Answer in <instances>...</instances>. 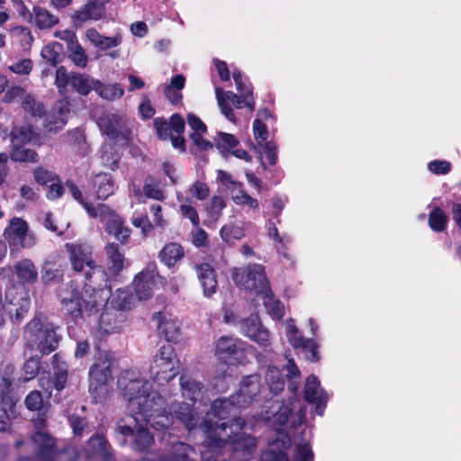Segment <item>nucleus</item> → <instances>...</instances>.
Listing matches in <instances>:
<instances>
[{"instance_id": "cd10ccee", "label": "nucleus", "mask_w": 461, "mask_h": 461, "mask_svg": "<svg viewBox=\"0 0 461 461\" xmlns=\"http://www.w3.org/2000/svg\"><path fill=\"white\" fill-rule=\"evenodd\" d=\"M185 252L183 247L176 242L166 244L159 251V258L168 267H174L180 259L184 258Z\"/></svg>"}, {"instance_id": "680f3d73", "label": "nucleus", "mask_w": 461, "mask_h": 461, "mask_svg": "<svg viewBox=\"0 0 461 461\" xmlns=\"http://www.w3.org/2000/svg\"><path fill=\"white\" fill-rule=\"evenodd\" d=\"M225 206L226 203L221 196H213L208 207V212L211 217L215 221L218 220L221 217V212Z\"/></svg>"}, {"instance_id": "4be33fe9", "label": "nucleus", "mask_w": 461, "mask_h": 461, "mask_svg": "<svg viewBox=\"0 0 461 461\" xmlns=\"http://www.w3.org/2000/svg\"><path fill=\"white\" fill-rule=\"evenodd\" d=\"M110 292L104 293L102 289H95L86 285L82 294L84 310L89 313L95 312L98 307L106 303Z\"/></svg>"}, {"instance_id": "6e6552de", "label": "nucleus", "mask_w": 461, "mask_h": 461, "mask_svg": "<svg viewBox=\"0 0 461 461\" xmlns=\"http://www.w3.org/2000/svg\"><path fill=\"white\" fill-rule=\"evenodd\" d=\"M98 126L110 140L122 146L129 144L132 140L131 122L122 115L105 114L99 118Z\"/></svg>"}, {"instance_id": "473e14b6", "label": "nucleus", "mask_w": 461, "mask_h": 461, "mask_svg": "<svg viewBox=\"0 0 461 461\" xmlns=\"http://www.w3.org/2000/svg\"><path fill=\"white\" fill-rule=\"evenodd\" d=\"M10 136L12 147H16L31 142L35 138V133L31 125H22L14 127Z\"/></svg>"}, {"instance_id": "412c9836", "label": "nucleus", "mask_w": 461, "mask_h": 461, "mask_svg": "<svg viewBox=\"0 0 461 461\" xmlns=\"http://www.w3.org/2000/svg\"><path fill=\"white\" fill-rule=\"evenodd\" d=\"M170 411L167 412L173 418V415L178 419L188 429L195 428L199 418L197 414L191 409L190 405L185 402H171Z\"/></svg>"}, {"instance_id": "a211bd4d", "label": "nucleus", "mask_w": 461, "mask_h": 461, "mask_svg": "<svg viewBox=\"0 0 461 461\" xmlns=\"http://www.w3.org/2000/svg\"><path fill=\"white\" fill-rule=\"evenodd\" d=\"M160 335L167 341H176L180 336L179 324L171 315L164 312H157L153 316Z\"/></svg>"}, {"instance_id": "7c9ffc66", "label": "nucleus", "mask_w": 461, "mask_h": 461, "mask_svg": "<svg viewBox=\"0 0 461 461\" xmlns=\"http://www.w3.org/2000/svg\"><path fill=\"white\" fill-rule=\"evenodd\" d=\"M86 36L95 47L100 50H107L120 43L117 38L103 36L94 28L88 29L86 32Z\"/></svg>"}, {"instance_id": "774afa93", "label": "nucleus", "mask_w": 461, "mask_h": 461, "mask_svg": "<svg viewBox=\"0 0 461 461\" xmlns=\"http://www.w3.org/2000/svg\"><path fill=\"white\" fill-rule=\"evenodd\" d=\"M189 192L195 196L198 200H204L209 196L210 190L207 184L195 181L190 187Z\"/></svg>"}, {"instance_id": "4468645a", "label": "nucleus", "mask_w": 461, "mask_h": 461, "mask_svg": "<svg viewBox=\"0 0 461 461\" xmlns=\"http://www.w3.org/2000/svg\"><path fill=\"white\" fill-rule=\"evenodd\" d=\"M108 0H90L75 12L72 16L73 24L81 27L88 21H97L104 14V4Z\"/></svg>"}, {"instance_id": "bf43d9fd", "label": "nucleus", "mask_w": 461, "mask_h": 461, "mask_svg": "<svg viewBox=\"0 0 461 461\" xmlns=\"http://www.w3.org/2000/svg\"><path fill=\"white\" fill-rule=\"evenodd\" d=\"M154 125L157 130V133L161 140L170 139L174 135V131L171 129L168 122L157 118L154 120Z\"/></svg>"}, {"instance_id": "de8ad7c7", "label": "nucleus", "mask_w": 461, "mask_h": 461, "mask_svg": "<svg viewBox=\"0 0 461 461\" xmlns=\"http://www.w3.org/2000/svg\"><path fill=\"white\" fill-rule=\"evenodd\" d=\"M73 73H68L67 68L63 66H60L57 68L55 74V85L59 92V94H64L66 88L68 85L71 86Z\"/></svg>"}, {"instance_id": "c9c22d12", "label": "nucleus", "mask_w": 461, "mask_h": 461, "mask_svg": "<svg viewBox=\"0 0 461 461\" xmlns=\"http://www.w3.org/2000/svg\"><path fill=\"white\" fill-rule=\"evenodd\" d=\"M147 424L141 423L136 424L137 432L134 437L133 448L135 450L140 451L144 450L151 446L153 443V436L148 430L146 426Z\"/></svg>"}, {"instance_id": "052dcab7", "label": "nucleus", "mask_w": 461, "mask_h": 461, "mask_svg": "<svg viewBox=\"0 0 461 461\" xmlns=\"http://www.w3.org/2000/svg\"><path fill=\"white\" fill-rule=\"evenodd\" d=\"M180 212L182 215L187 218L194 226H199L200 219L197 211L194 206L191 205L190 203H188V201H185V203H181Z\"/></svg>"}, {"instance_id": "0e129e2a", "label": "nucleus", "mask_w": 461, "mask_h": 461, "mask_svg": "<svg viewBox=\"0 0 461 461\" xmlns=\"http://www.w3.org/2000/svg\"><path fill=\"white\" fill-rule=\"evenodd\" d=\"M26 90L24 87L20 86H13L7 89L5 92L3 101L6 104L13 103L14 100L20 98L23 99L24 95H27Z\"/></svg>"}, {"instance_id": "f8f14e48", "label": "nucleus", "mask_w": 461, "mask_h": 461, "mask_svg": "<svg viewBox=\"0 0 461 461\" xmlns=\"http://www.w3.org/2000/svg\"><path fill=\"white\" fill-rule=\"evenodd\" d=\"M29 308L30 300L22 288L11 287L6 290L3 309L13 321L19 323Z\"/></svg>"}, {"instance_id": "8fccbe9b", "label": "nucleus", "mask_w": 461, "mask_h": 461, "mask_svg": "<svg viewBox=\"0 0 461 461\" xmlns=\"http://www.w3.org/2000/svg\"><path fill=\"white\" fill-rule=\"evenodd\" d=\"M11 158L14 161L20 162H35L37 154L34 150L30 149H23L22 146L13 147Z\"/></svg>"}, {"instance_id": "603ef678", "label": "nucleus", "mask_w": 461, "mask_h": 461, "mask_svg": "<svg viewBox=\"0 0 461 461\" xmlns=\"http://www.w3.org/2000/svg\"><path fill=\"white\" fill-rule=\"evenodd\" d=\"M42 224L43 226L52 231L56 232L59 236L62 235L66 230L69 227V223H57L54 216L51 212H46L42 219Z\"/></svg>"}, {"instance_id": "7ed1b4c3", "label": "nucleus", "mask_w": 461, "mask_h": 461, "mask_svg": "<svg viewBox=\"0 0 461 461\" xmlns=\"http://www.w3.org/2000/svg\"><path fill=\"white\" fill-rule=\"evenodd\" d=\"M261 392L260 377L250 375L242 379L239 391L228 399L215 400L211 406V412L214 418L226 420L236 416V408H244L254 402Z\"/></svg>"}, {"instance_id": "423d86ee", "label": "nucleus", "mask_w": 461, "mask_h": 461, "mask_svg": "<svg viewBox=\"0 0 461 461\" xmlns=\"http://www.w3.org/2000/svg\"><path fill=\"white\" fill-rule=\"evenodd\" d=\"M24 338L30 348L42 355L50 354L59 345L60 337L52 323H44L41 318H33L25 327Z\"/></svg>"}, {"instance_id": "1a4fd4ad", "label": "nucleus", "mask_w": 461, "mask_h": 461, "mask_svg": "<svg viewBox=\"0 0 461 461\" xmlns=\"http://www.w3.org/2000/svg\"><path fill=\"white\" fill-rule=\"evenodd\" d=\"M232 278L237 285L258 294L267 293L270 288L265 267L259 264H250L244 268L237 269Z\"/></svg>"}, {"instance_id": "ea45409f", "label": "nucleus", "mask_w": 461, "mask_h": 461, "mask_svg": "<svg viewBox=\"0 0 461 461\" xmlns=\"http://www.w3.org/2000/svg\"><path fill=\"white\" fill-rule=\"evenodd\" d=\"M220 236L222 240L230 243L242 239L245 236V230L241 226L228 223L221 227Z\"/></svg>"}, {"instance_id": "2f4dec72", "label": "nucleus", "mask_w": 461, "mask_h": 461, "mask_svg": "<svg viewBox=\"0 0 461 461\" xmlns=\"http://www.w3.org/2000/svg\"><path fill=\"white\" fill-rule=\"evenodd\" d=\"M98 80H95L83 74L73 73L71 86L80 95H86L92 89L96 88Z\"/></svg>"}, {"instance_id": "79ce46f5", "label": "nucleus", "mask_w": 461, "mask_h": 461, "mask_svg": "<svg viewBox=\"0 0 461 461\" xmlns=\"http://www.w3.org/2000/svg\"><path fill=\"white\" fill-rule=\"evenodd\" d=\"M66 186L68 187L72 197L77 201L87 212L91 217H96V212L99 210V204L95 207L90 203L84 200L83 194L78 187L72 182H67Z\"/></svg>"}, {"instance_id": "c03bdc74", "label": "nucleus", "mask_w": 461, "mask_h": 461, "mask_svg": "<svg viewBox=\"0 0 461 461\" xmlns=\"http://www.w3.org/2000/svg\"><path fill=\"white\" fill-rule=\"evenodd\" d=\"M61 276L62 270L60 266L50 260L44 263L41 272V279L44 283L48 284L59 280Z\"/></svg>"}, {"instance_id": "a18cd8bd", "label": "nucleus", "mask_w": 461, "mask_h": 461, "mask_svg": "<svg viewBox=\"0 0 461 461\" xmlns=\"http://www.w3.org/2000/svg\"><path fill=\"white\" fill-rule=\"evenodd\" d=\"M12 383L9 379L0 376V405L11 407L15 404V399L11 391Z\"/></svg>"}, {"instance_id": "4c0bfd02", "label": "nucleus", "mask_w": 461, "mask_h": 461, "mask_svg": "<svg viewBox=\"0 0 461 461\" xmlns=\"http://www.w3.org/2000/svg\"><path fill=\"white\" fill-rule=\"evenodd\" d=\"M95 91L102 98L108 101L118 100L124 94V90L119 84L103 85L100 81Z\"/></svg>"}, {"instance_id": "f3484780", "label": "nucleus", "mask_w": 461, "mask_h": 461, "mask_svg": "<svg viewBox=\"0 0 461 461\" xmlns=\"http://www.w3.org/2000/svg\"><path fill=\"white\" fill-rule=\"evenodd\" d=\"M156 276L155 265H149L135 276V292L140 300H146L152 295Z\"/></svg>"}, {"instance_id": "20e7f679", "label": "nucleus", "mask_w": 461, "mask_h": 461, "mask_svg": "<svg viewBox=\"0 0 461 461\" xmlns=\"http://www.w3.org/2000/svg\"><path fill=\"white\" fill-rule=\"evenodd\" d=\"M232 77L240 95H239L231 91H223L220 87H216L215 95L221 113L228 121L236 122V116L232 105L237 109L246 106L249 109L250 113H252L255 110V100L253 98L252 87L246 86L242 81L241 72L234 70Z\"/></svg>"}, {"instance_id": "864d4df0", "label": "nucleus", "mask_w": 461, "mask_h": 461, "mask_svg": "<svg viewBox=\"0 0 461 461\" xmlns=\"http://www.w3.org/2000/svg\"><path fill=\"white\" fill-rule=\"evenodd\" d=\"M143 190L145 194L156 200H163L165 198V194L163 191L160 189L159 185L154 181V179L150 176H148L145 179V184L143 186Z\"/></svg>"}, {"instance_id": "6e6d98bb", "label": "nucleus", "mask_w": 461, "mask_h": 461, "mask_svg": "<svg viewBox=\"0 0 461 461\" xmlns=\"http://www.w3.org/2000/svg\"><path fill=\"white\" fill-rule=\"evenodd\" d=\"M69 58L73 63L79 68H85L87 64V56L83 47L77 43L68 50Z\"/></svg>"}, {"instance_id": "bb28decb", "label": "nucleus", "mask_w": 461, "mask_h": 461, "mask_svg": "<svg viewBox=\"0 0 461 461\" xmlns=\"http://www.w3.org/2000/svg\"><path fill=\"white\" fill-rule=\"evenodd\" d=\"M93 187L98 199H106L114 193V183L112 176L99 173L93 178Z\"/></svg>"}, {"instance_id": "0eeeda50", "label": "nucleus", "mask_w": 461, "mask_h": 461, "mask_svg": "<svg viewBox=\"0 0 461 461\" xmlns=\"http://www.w3.org/2000/svg\"><path fill=\"white\" fill-rule=\"evenodd\" d=\"M179 370V361L169 345L162 346L155 355L149 372L154 382L163 385L172 380Z\"/></svg>"}, {"instance_id": "f704fd0d", "label": "nucleus", "mask_w": 461, "mask_h": 461, "mask_svg": "<svg viewBox=\"0 0 461 461\" xmlns=\"http://www.w3.org/2000/svg\"><path fill=\"white\" fill-rule=\"evenodd\" d=\"M265 379L268 384L269 390L275 394H277L284 390L285 378L282 376L278 368L275 366H268Z\"/></svg>"}, {"instance_id": "a19ab883", "label": "nucleus", "mask_w": 461, "mask_h": 461, "mask_svg": "<svg viewBox=\"0 0 461 461\" xmlns=\"http://www.w3.org/2000/svg\"><path fill=\"white\" fill-rule=\"evenodd\" d=\"M22 108L24 112L38 117H41L45 112L43 104L37 101L33 95L29 93L27 95H24L22 101Z\"/></svg>"}, {"instance_id": "f03ea898", "label": "nucleus", "mask_w": 461, "mask_h": 461, "mask_svg": "<svg viewBox=\"0 0 461 461\" xmlns=\"http://www.w3.org/2000/svg\"><path fill=\"white\" fill-rule=\"evenodd\" d=\"M244 426L245 421L240 417L219 420L207 414L200 429L206 437L204 443L208 450L215 452L230 444L233 452H242V458L246 459L255 447L256 439L250 435L240 432Z\"/></svg>"}, {"instance_id": "09e8293b", "label": "nucleus", "mask_w": 461, "mask_h": 461, "mask_svg": "<svg viewBox=\"0 0 461 461\" xmlns=\"http://www.w3.org/2000/svg\"><path fill=\"white\" fill-rule=\"evenodd\" d=\"M447 216L439 208H435L429 215V227L435 231H441L447 224Z\"/></svg>"}, {"instance_id": "ddd939ff", "label": "nucleus", "mask_w": 461, "mask_h": 461, "mask_svg": "<svg viewBox=\"0 0 461 461\" xmlns=\"http://www.w3.org/2000/svg\"><path fill=\"white\" fill-rule=\"evenodd\" d=\"M4 236L10 246L32 249L36 244L34 234L29 232L27 222L21 218L14 217L10 221L4 231Z\"/></svg>"}, {"instance_id": "72a5a7b5", "label": "nucleus", "mask_w": 461, "mask_h": 461, "mask_svg": "<svg viewBox=\"0 0 461 461\" xmlns=\"http://www.w3.org/2000/svg\"><path fill=\"white\" fill-rule=\"evenodd\" d=\"M52 365L54 367V386L58 391H61L66 384L68 377V366L63 362L59 354L52 357Z\"/></svg>"}, {"instance_id": "393cba45", "label": "nucleus", "mask_w": 461, "mask_h": 461, "mask_svg": "<svg viewBox=\"0 0 461 461\" xmlns=\"http://www.w3.org/2000/svg\"><path fill=\"white\" fill-rule=\"evenodd\" d=\"M108 271L115 276L123 268L124 253L119 245L113 242L108 243L104 248Z\"/></svg>"}, {"instance_id": "69168bd1", "label": "nucleus", "mask_w": 461, "mask_h": 461, "mask_svg": "<svg viewBox=\"0 0 461 461\" xmlns=\"http://www.w3.org/2000/svg\"><path fill=\"white\" fill-rule=\"evenodd\" d=\"M25 405L31 411H40L43 406L41 393L38 391L31 392L25 398Z\"/></svg>"}, {"instance_id": "dca6fc26", "label": "nucleus", "mask_w": 461, "mask_h": 461, "mask_svg": "<svg viewBox=\"0 0 461 461\" xmlns=\"http://www.w3.org/2000/svg\"><path fill=\"white\" fill-rule=\"evenodd\" d=\"M241 332L261 346H267L269 342V332L262 326L259 318L256 314L244 319L240 322Z\"/></svg>"}, {"instance_id": "e433bc0d", "label": "nucleus", "mask_w": 461, "mask_h": 461, "mask_svg": "<svg viewBox=\"0 0 461 461\" xmlns=\"http://www.w3.org/2000/svg\"><path fill=\"white\" fill-rule=\"evenodd\" d=\"M266 407L269 408V410H267L265 413L261 412L260 416L263 420L274 418L275 421L279 424H285L287 421L290 414V410L287 407H281L278 402Z\"/></svg>"}, {"instance_id": "4d7b16f0", "label": "nucleus", "mask_w": 461, "mask_h": 461, "mask_svg": "<svg viewBox=\"0 0 461 461\" xmlns=\"http://www.w3.org/2000/svg\"><path fill=\"white\" fill-rule=\"evenodd\" d=\"M285 334L288 339V342L294 348H299L300 345H302V341L305 339L302 334H300L298 329L293 324V322H289L285 328Z\"/></svg>"}, {"instance_id": "5fc2aeb1", "label": "nucleus", "mask_w": 461, "mask_h": 461, "mask_svg": "<svg viewBox=\"0 0 461 461\" xmlns=\"http://www.w3.org/2000/svg\"><path fill=\"white\" fill-rule=\"evenodd\" d=\"M91 447L97 452L101 453L106 461H109L111 455L109 452L110 446L103 436L95 435L89 440Z\"/></svg>"}, {"instance_id": "37998d69", "label": "nucleus", "mask_w": 461, "mask_h": 461, "mask_svg": "<svg viewBox=\"0 0 461 461\" xmlns=\"http://www.w3.org/2000/svg\"><path fill=\"white\" fill-rule=\"evenodd\" d=\"M62 50V45L59 42H54L44 46L41 50V55L42 59L50 62L53 66H56L60 62Z\"/></svg>"}, {"instance_id": "2eb2a0df", "label": "nucleus", "mask_w": 461, "mask_h": 461, "mask_svg": "<svg viewBox=\"0 0 461 461\" xmlns=\"http://www.w3.org/2000/svg\"><path fill=\"white\" fill-rule=\"evenodd\" d=\"M304 398L307 402L316 404V411L322 415L328 401L327 393L321 387V383L317 376L310 375L305 381Z\"/></svg>"}, {"instance_id": "c85d7f7f", "label": "nucleus", "mask_w": 461, "mask_h": 461, "mask_svg": "<svg viewBox=\"0 0 461 461\" xmlns=\"http://www.w3.org/2000/svg\"><path fill=\"white\" fill-rule=\"evenodd\" d=\"M69 113V108L67 103L59 102L53 108L52 113H56L59 116L57 122H52L51 118L53 115H48L44 122V127L49 131H57L64 127L67 123L68 114Z\"/></svg>"}, {"instance_id": "5701e85b", "label": "nucleus", "mask_w": 461, "mask_h": 461, "mask_svg": "<svg viewBox=\"0 0 461 461\" xmlns=\"http://www.w3.org/2000/svg\"><path fill=\"white\" fill-rule=\"evenodd\" d=\"M240 350V341L232 337L222 336L216 343V355L223 361H227L231 357L238 356Z\"/></svg>"}, {"instance_id": "b1692460", "label": "nucleus", "mask_w": 461, "mask_h": 461, "mask_svg": "<svg viewBox=\"0 0 461 461\" xmlns=\"http://www.w3.org/2000/svg\"><path fill=\"white\" fill-rule=\"evenodd\" d=\"M29 22L41 30L50 29L59 23V18L49 10L41 6H34L29 14Z\"/></svg>"}, {"instance_id": "58836bf2", "label": "nucleus", "mask_w": 461, "mask_h": 461, "mask_svg": "<svg viewBox=\"0 0 461 461\" xmlns=\"http://www.w3.org/2000/svg\"><path fill=\"white\" fill-rule=\"evenodd\" d=\"M261 294L264 300V306L267 309V312L274 318H282L285 314L284 305L278 300H276L274 298L270 288L267 293H263Z\"/></svg>"}, {"instance_id": "6ab92c4d", "label": "nucleus", "mask_w": 461, "mask_h": 461, "mask_svg": "<svg viewBox=\"0 0 461 461\" xmlns=\"http://www.w3.org/2000/svg\"><path fill=\"white\" fill-rule=\"evenodd\" d=\"M59 296L66 310L74 318H77L82 315L83 311H85L82 297L79 296L77 290L73 285H69L66 289L61 290Z\"/></svg>"}, {"instance_id": "aec40b11", "label": "nucleus", "mask_w": 461, "mask_h": 461, "mask_svg": "<svg viewBox=\"0 0 461 461\" xmlns=\"http://www.w3.org/2000/svg\"><path fill=\"white\" fill-rule=\"evenodd\" d=\"M194 270L204 295L210 296L214 294L217 287V280L213 267L208 263H201L194 266Z\"/></svg>"}, {"instance_id": "c756f323", "label": "nucleus", "mask_w": 461, "mask_h": 461, "mask_svg": "<svg viewBox=\"0 0 461 461\" xmlns=\"http://www.w3.org/2000/svg\"><path fill=\"white\" fill-rule=\"evenodd\" d=\"M14 269L17 278L23 284H32L37 280L38 272L30 259H23L15 264Z\"/></svg>"}, {"instance_id": "9d476101", "label": "nucleus", "mask_w": 461, "mask_h": 461, "mask_svg": "<svg viewBox=\"0 0 461 461\" xmlns=\"http://www.w3.org/2000/svg\"><path fill=\"white\" fill-rule=\"evenodd\" d=\"M114 358L106 351H101L89 369V391L99 394L106 383L113 378Z\"/></svg>"}, {"instance_id": "3c124183", "label": "nucleus", "mask_w": 461, "mask_h": 461, "mask_svg": "<svg viewBox=\"0 0 461 461\" xmlns=\"http://www.w3.org/2000/svg\"><path fill=\"white\" fill-rule=\"evenodd\" d=\"M299 348L305 354V357L311 362H318L321 358L318 352V344L311 339H304Z\"/></svg>"}, {"instance_id": "49530a36", "label": "nucleus", "mask_w": 461, "mask_h": 461, "mask_svg": "<svg viewBox=\"0 0 461 461\" xmlns=\"http://www.w3.org/2000/svg\"><path fill=\"white\" fill-rule=\"evenodd\" d=\"M13 36L19 41V44L23 50H29L33 42L32 32L25 26L14 27Z\"/></svg>"}, {"instance_id": "f257e3e1", "label": "nucleus", "mask_w": 461, "mask_h": 461, "mask_svg": "<svg viewBox=\"0 0 461 461\" xmlns=\"http://www.w3.org/2000/svg\"><path fill=\"white\" fill-rule=\"evenodd\" d=\"M118 384L123 391L129 411L136 424H149L157 430L167 429L172 424L166 401L151 389L149 381L126 372L119 378Z\"/></svg>"}, {"instance_id": "9b49d317", "label": "nucleus", "mask_w": 461, "mask_h": 461, "mask_svg": "<svg viewBox=\"0 0 461 461\" xmlns=\"http://www.w3.org/2000/svg\"><path fill=\"white\" fill-rule=\"evenodd\" d=\"M104 223L105 231L113 236L122 244L128 242L131 230L124 224L123 220L104 203H99L96 217Z\"/></svg>"}, {"instance_id": "a878e982", "label": "nucleus", "mask_w": 461, "mask_h": 461, "mask_svg": "<svg viewBox=\"0 0 461 461\" xmlns=\"http://www.w3.org/2000/svg\"><path fill=\"white\" fill-rule=\"evenodd\" d=\"M180 385L183 397L192 402L202 400L204 386L201 382L196 381L191 376L182 375L180 377Z\"/></svg>"}, {"instance_id": "13d9d810", "label": "nucleus", "mask_w": 461, "mask_h": 461, "mask_svg": "<svg viewBox=\"0 0 461 461\" xmlns=\"http://www.w3.org/2000/svg\"><path fill=\"white\" fill-rule=\"evenodd\" d=\"M294 461H313V452L308 442H301L296 445Z\"/></svg>"}, {"instance_id": "e2e57ef3", "label": "nucleus", "mask_w": 461, "mask_h": 461, "mask_svg": "<svg viewBox=\"0 0 461 461\" xmlns=\"http://www.w3.org/2000/svg\"><path fill=\"white\" fill-rule=\"evenodd\" d=\"M253 133L258 145H262V143L267 141V128L259 119H256L253 122Z\"/></svg>"}, {"instance_id": "338daca9", "label": "nucleus", "mask_w": 461, "mask_h": 461, "mask_svg": "<svg viewBox=\"0 0 461 461\" xmlns=\"http://www.w3.org/2000/svg\"><path fill=\"white\" fill-rule=\"evenodd\" d=\"M9 69L18 75H29L32 69V61L23 59L10 65Z\"/></svg>"}, {"instance_id": "39448f33", "label": "nucleus", "mask_w": 461, "mask_h": 461, "mask_svg": "<svg viewBox=\"0 0 461 461\" xmlns=\"http://www.w3.org/2000/svg\"><path fill=\"white\" fill-rule=\"evenodd\" d=\"M66 249L69 254V260L73 269L84 273L86 280L98 284V280H105L104 270L94 258L93 248L86 243H68Z\"/></svg>"}]
</instances>
